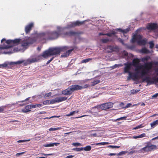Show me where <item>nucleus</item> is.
Returning <instances> with one entry per match:
<instances>
[{
  "label": "nucleus",
  "mask_w": 158,
  "mask_h": 158,
  "mask_svg": "<svg viewBox=\"0 0 158 158\" xmlns=\"http://www.w3.org/2000/svg\"><path fill=\"white\" fill-rule=\"evenodd\" d=\"M21 39H16L14 40H6L4 38L2 39L1 40V43H2L3 42L5 43L3 44V47L1 48L3 49H8L9 48L12 47H13L19 44L21 41Z\"/></svg>",
  "instance_id": "f03ea898"
},
{
  "label": "nucleus",
  "mask_w": 158,
  "mask_h": 158,
  "mask_svg": "<svg viewBox=\"0 0 158 158\" xmlns=\"http://www.w3.org/2000/svg\"><path fill=\"white\" fill-rule=\"evenodd\" d=\"M108 147L111 148H119L120 147V146H113V145H109L108 146Z\"/></svg>",
  "instance_id": "09e8293b"
},
{
  "label": "nucleus",
  "mask_w": 158,
  "mask_h": 158,
  "mask_svg": "<svg viewBox=\"0 0 158 158\" xmlns=\"http://www.w3.org/2000/svg\"><path fill=\"white\" fill-rule=\"evenodd\" d=\"M72 93L73 92L72 89H71L70 86L69 87L66 89L62 91V94L64 95H71L72 94Z\"/></svg>",
  "instance_id": "a211bd4d"
},
{
  "label": "nucleus",
  "mask_w": 158,
  "mask_h": 158,
  "mask_svg": "<svg viewBox=\"0 0 158 158\" xmlns=\"http://www.w3.org/2000/svg\"><path fill=\"white\" fill-rule=\"evenodd\" d=\"M143 127L142 126V124H141V125H140L137 126H136V127H135L134 128V129H139V128H142V127Z\"/></svg>",
  "instance_id": "6e6d98bb"
},
{
  "label": "nucleus",
  "mask_w": 158,
  "mask_h": 158,
  "mask_svg": "<svg viewBox=\"0 0 158 158\" xmlns=\"http://www.w3.org/2000/svg\"><path fill=\"white\" fill-rule=\"evenodd\" d=\"M32 106L33 108L38 107H41L42 106V104H35V105H32Z\"/></svg>",
  "instance_id": "37998d69"
},
{
  "label": "nucleus",
  "mask_w": 158,
  "mask_h": 158,
  "mask_svg": "<svg viewBox=\"0 0 158 158\" xmlns=\"http://www.w3.org/2000/svg\"><path fill=\"white\" fill-rule=\"evenodd\" d=\"M74 49V48H73L72 49L68 50L67 51L64 52L63 54L61 56L62 57H66L69 56L71 52L73 51Z\"/></svg>",
  "instance_id": "5701e85b"
},
{
  "label": "nucleus",
  "mask_w": 158,
  "mask_h": 158,
  "mask_svg": "<svg viewBox=\"0 0 158 158\" xmlns=\"http://www.w3.org/2000/svg\"><path fill=\"white\" fill-rule=\"evenodd\" d=\"M140 91V90L139 89H136V90H132L131 91V92L132 94H134V93H136L138 92H139Z\"/></svg>",
  "instance_id": "5fc2aeb1"
},
{
  "label": "nucleus",
  "mask_w": 158,
  "mask_h": 158,
  "mask_svg": "<svg viewBox=\"0 0 158 158\" xmlns=\"http://www.w3.org/2000/svg\"><path fill=\"white\" fill-rule=\"evenodd\" d=\"M129 28H127L125 29H122L121 28H119L115 29V30L116 31H118L123 33H126L129 31Z\"/></svg>",
  "instance_id": "a878e982"
},
{
  "label": "nucleus",
  "mask_w": 158,
  "mask_h": 158,
  "mask_svg": "<svg viewBox=\"0 0 158 158\" xmlns=\"http://www.w3.org/2000/svg\"><path fill=\"white\" fill-rule=\"evenodd\" d=\"M43 103L44 105L50 104V100H47L43 102Z\"/></svg>",
  "instance_id": "8fccbe9b"
},
{
  "label": "nucleus",
  "mask_w": 158,
  "mask_h": 158,
  "mask_svg": "<svg viewBox=\"0 0 158 158\" xmlns=\"http://www.w3.org/2000/svg\"><path fill=\"white\" fill-rule=\"evenodd\" d=\"M107 48L110 50L111 51L110 52H112L114 51L115 49H117V47H114L113 46L109 45L108 46Z\"/></svg>",
  "instance_id": "72a5a7b5"
},
{
  "label": "nucleus",
  "mask_w": 158,
  "mask_h": 158,
  "mask_svg": "<svg viewBox=\"0 0 158 158\" xmlns=\"http://www.w3.org/2000/svg\"><path fill=\"white\" fill-rule=\"evenodd\" d=\"M109 143L108 142H103L98 143H96L95 144V145H104L106 144H107Z\"/></svg>",
  "instance_id": "ea45409f"
},
{
  "label": "nucleus",
  "mask_w": 158,
  "mask_h": 158,
  "mask_svg": "<svg viewBox=\"0 0 158 158\" xmlns=\"http://www.w3.org/2000/svg\"><path fill=\"white\" fill-rule=\"evenodd\" d=\"M48 34L49 40H55L60 35V31H53L48 32Z\"/></svg>",
  "instance_id": "6e6552de"
},
{
  "label": "nucleus",
  "mask_w": 158,
  "mask_h": 158,
  "mask_svg": "<svg viewBox=\"0 0 158 158\" xmlns=\"http://www.w3.org/2000/svg\"><path fill=\"white\" fill-rule=\"evenodd\" d=\"M91 147L90 146H87L85 148H83V150L85 151H89L91 149Z\"/></svg>",
  "instance_id": "e433bc0d"
},
{
  "label": "nucleus",
  "mask_w": 158,
  "mask_h": 158,
  "mask_svg": "<svg viewBox=\"0 0 158 158\" xmlns=\"http://www.w3.org/2000/svg\"><path fill=\"white\" fill-rule=\"evenodd\" d=\"M34 24L33 23H31L27 25L25 27V32L26 34L29 33L31 30L32 28L33 27Z\"/></svg>",
  "instance_id": "dca6fc26"
},
{
  "label": "nucleus",
  "mask_w": 158,
  "mask_h": 158,
  "mask_svg": "<svg viewBox=\"0 0 158 158\" xmlns=\"http://www.w3.org/2000/svg\"><path fill=\"white\" fill-rule=\"evenodd\" d=\"M147 28L148 30H155L157 28L156 24L155 23H151L148 24L147 26Z\"/></svg>",
  "instance_id": "f3484780"
},
{
  "label": "nucleus",
  "mask_w": 158,
  "mask_h": 158,
  "mask_svg": "<svg viewBox=\"0 0 158 158\" xmlns=\"http://www.w3.org/2000/svg\"><path fill=\"white\" fill-rule=\"evenodd\" d=\"M27 60H28V62H29V63L31 64V63L38 61L40 59L38 57H37L28 59Z\"/></svg>",
  "instance_id": "412c9836"
},
{
  "label": "nucleus",
  "mask_w": 158,
  "mask_h": 158,
  "mask_svg": "<svg viewBox=\"0 0 158 158\" xmlns=\"http://www.w3.org/2000/svg\"><path fill=\"white\" fill-rule=\"evenodd\" d=\"M101 41L103 43H107L109 41V40L108 38L102 39L101 40Z\"/></svg>",
  "instance_id": "4c0bfd02"
},
{
  "label": "nucleus",
  "mask_w": 158,
  "mask_h": 158,
  "mask_svg": "<svg viewBox=\"0 0 158 158\" xmlns=\"http://www.w3.org/2000/svg\"><path fill=\"white\" fill-rule=\"evenodd\" d=\"M58 102H59L63 101L66 100L67 98L64 97H60L59 98H57Z\"/></svg>",
  "instance_id": "7c9ffc66"
},
{
  "label": "nucleus",
  "mask_w": 158,
  "mask_h": 158,
  "mask_svg": "<svg viewBox=\"0 0 158 158\" xmlns=\"http://www.w3.org/2000/svg\"><path fill=\"white\" fill-rule=\"evenodd\" d=\"M70 87L73 92L75 91L80 90L83 89L82 86L77 85H72L70 86Z\"/></svg>",
  "instance_id": "2eb2a0df"
},
{
  "label": "nucleus",
  "mask_w": 158,
  "mask_h": 158,
  "mask_svg": "<svg viewBox=\"0 0 158 158\" xmlns=\"http://www.w3.org/2000/svg\"><path fill=\"white\" fill-rule=\"evenodd\" d=\"M32 108H33L32 104L28 105L25 106V109H22V112L23 113H27L30 111V109Z\"/></svg>",
  "instance_id": "6ab92c4d"
},
{
  "label": "nucleus",
  "mask_w": 158,
  "mask_h": 158,
  "mask_svg": "<svg viewBox=\"0 0 158 158\" xmlns=\"http://www.w3.org/2000/svg\"><path fill=\"white\" fill-rule=\"evenodd\" d=\"M50 104H53L56 103H58L57 98H55V99L52 100L51 101L50 100Z\"/></svg>",
  "instance_id": "a19ab883"
},
{
  "label": "nucleus",
  "mask_w": 158,
  "mask_h": 158,
  "mask_svg": "<svg viewBox=\"0 0 158 158\" xmlns=\"http://www.w3.org/2000/svg\"><path fill=\"white\" fill-rule=\"evenodd\" d=\"M117 32L115 31H112L110 33H107L106 34V35L109 37H111L113 35H114L117 34Z\"/></svg>",
  "instance_id": "2f4dec72"
},
{
  "label": "nucleus",
  "mask_w": 158,
  "mask_h": 158,
  "mask_svg": "<svg viewBox=\"0 0 158 158\" xmlns=\"http://www.w3.org/2000/svg\"><path fill=\"white\" fill-rule=\"evenodd\" d=\"M126 118V117H121L120 118H118L117 120H122L124 118Z\"/></svg>",
  "instance_id": "0e129e2a"
},
{
  "label": "nucleus",
  "mask_w": 158,
  "mask_h": 158,
  "mask_svg": "<svg viewBox=\"0 0 158 158\" xmlns=\"http://www.w3.org/2000/svg\"><path fill=\"white\" fill-rule=\"evenodd\" d=\"M48 35V32H42L37 34L35 39L36 40H38L40 41H45L46 40H49Z\"/></svg>",
  "instance_id": "39448f33"
},
{
  "label": "nucleus",
  "mask_w": 158,
  "mask_h": 158,
  "mask_svg": "<svg viewBox=\"0 0 158 158\" xmlns=\"http://www.w3.org/2000/svg\"><path fill=\"white\" fill-rule=\"evenodd\" d=\"M30 140V139H27V140H19L17 142L19 143L23 142L26 141H29Z\"/></svg>",
  "instance_id": "3c124183"
},
{
  "label": "nucleus",
  "mask_w": 158,
  "mask_h": 158,
  "mask_svg": "<svg viewBox=\"0 0 158 158\" xmlns=\"http://www.w3.org/2000/svg\"><path fill=\"white\" fill-rule=\"evenodd\" d=\"M69 48L67 46H64L60 47L49 48L51 56L60 55L61 52H64Z\"/></svg>",
  "instance_id": "7ed1b4c3"
},
{
  "label": "nucleus",
  "mask_w": 158,
  "mask_h": 158,
  "mask_svg": "<svg viewBox=\"0 0 158 158\" xmlns=\"http://www.w3.org/2000/svg\"><path fill=\"white\" fill-rule=\"evenodd\" d=\"M79 112V110H77L76 111H73L72 112H70V113L69 114H67L65 116L69 117V116H72V115H73L75 113H78Z\"/></svg>",
  "instance_id": "c9c22d12"
},
{
  "label": "nucleus",
  "mask_w": 158,
  "mask_h": 158,
  "mask_svg": "<svg viewBox=\"0 0 158 158\" xmlns=\"http://www.w3.org/2000/svg\"><path fill=\"white\" fill-rule=\"evenodd\" d=\"M10 66V62H6L3 64H0V68L2 69L6 67L9 68Z\"/></svg>",
  "instance_id": "393cba45"
},
{
  "label": "nucleus",
  "mask_w": 158,
  "mask_h": 158,
  "mask_svg": "<svg viewBox=\"0 0 158 158\" xmlns=\"http://www.w3.org/2000/svg\"><path fill=\"white\" fill-rule=\"evenodd\" d=\"M140 62V60L139 59L135 58L133 60L131 63L132 65L135 67V70L137 74L140 73L139 70L141 69L139 68L141 65H139Z\"/></svg>",
  "instance_id": "1a4fd4ad"
},
{
  "label": "nucleus",
  "mask_w": 158,
  "mask_h": 158,
  "mask_svg": "<svg viewBox=\"0 0 158 158\" xmlns=\"http://www.w3.org/2000/svg\"><path fill=\"white\" fill-rule=\"evenodd\" d=\"M85 21H77L76 22H71L67 25L66 27L70 28L76 26H79L84 24Z\"/></svg>",
  "instance_id": "9b49d317"
},
{
  "label": "nucleus",
  "mask_w": 158,
  "mask_h": 158,
  "mask_svg": "<svg viewBox=\"0 0 158 158\" xmlns=\"http://www.w3.org/2000/svg\"><path fill=\"white\" fill-rule=\"evenodd\" d=\"M77 33L76 32L72 31H69L64 32L63 33H60V35H62V37L68 36H70L73 35H74Z\"/></svg>",
  "instance_id": "ddd939ff"
},
{
  "label": "nucleus",
  "mask_w": 158,
  "mask_h": 158,
  "mask_svg": "<svg viewBox=\"0 0 158 158\" xmlns=\"http://www.w3.org/2000/svg\"><path fill=\"white\" fill-rule=\"evenodd\" d=\"M36 41L35 37H26L21 41L22 46L26 47L30 44H33Z\"/></svg>",
  "instance_id": "20e7f679"
},
{
  "label": "nucleus",
  "mask_w": 158,
  "mask_h": 158,
  "mask_svg": "<svg viewBox=\"0 0 158 158\" xmlns=\"http://www.w3.org/2000/svg\"><path fill=\"white\" fill-rule=\"evenodd\" d=\"M74 49V48H73L72 49L68 50L67 51L64 52L63 54L61 56L62 57H66L69 56L71 52L73 51Z\"/></svg>",
  "instance_id": "4be33fe9"
},
{
  "label": "nucleus",
  "mask_w": 158,
  "mask_h": 158,
  "mask_svg": "<svg viewBox=\"0 0 158 158\" xmlns=\"http://www.w3.org/2000/svg\"><path fill=\"white\" fill-rule=\"evenodd\" d=\"M120 64H115L114 65L112 66V68L113 69H115L117 67H119L120 66Z\"/></svg>",
  "instance_id": "052dcab7"
},
{
  "label": "nucleus",
  "mask_w": 158,
  "mask_h": 158,
  "mask_svg": "<svg viewBox=\"0 0 158 158\" xmlns=\"http://www.w3.org/2000/svg\"><path fill=\"white\" fill-rule=\"evenodd\" d=\"M152 63L151 62L147 63L145 64L144 65H141L139 67V69H145L148 71L151 69L152 67Z\"/></svg>",
  "instance_id": "f8f14e48"
},
{
  "label": "nucleus",
  "mask_w": 158,
  "mask_h": 158,
  "mask_svg": "<svg viewBox=\"0 0 158 158\" xmlns=\"http://www.w3.org/2000/svg\"><path fill=\"white\" fill-rule=\"evenodd\" d=\"M124 65L125 67L124 68L123 73H129V76L127 77V80H128L130 79H132L133 81L139 80L140 77L137 73L136 72V73H132L130 72L131 67L132 65L131 63H125Z\"/></svg>",
  "instance_id": "f257e3e1"
},
{
  "label": "nucleus",
  "mask_w": 158,
  "mask_h": 158,
  "mask_svg": "<svg viewBox=\"0 0 158 158\" xmlns=\"http://www.w3.org/2000/svg\"><path fill=\"white\" fill-rule=\"evenodd\" d=\"M150 45V48H153L154 44L152 41L150 42L149 43Z\"/></svg>",
  "instance_id": "a18cd8bd"
},
{
  "label": "nucleus",
  "mask_w": 158,
  "mask_h": 158,
  "mask_svg": "<svg viewBox=\"0 0 158 158\" xmlns=\"http://www.w3.org/2000/svg\"><path fill=\"white\" fill-rule=\"evenodd\" d=\"M89 85L85 84V85H84V86H82V87H83V89H84V88H86L89 87Z\"/></svg>",
  "instance_id": "69168bd1"
},
{
  "label": "nucleus",
  "mask_w": 158,
  "mask_h": 158,
  "mask_svg": "<svg viewBox=\"0 0 158 158\" xmlns=\"http://www.w3.org/2000/svg\"><path fill=\"white\" fill-rule=\"evenodd\" d=\"M113 104L111 102H107L102 104L99 106V107L102 110H106L113 107Z\"/></svg>",
  "instance_id": "9d476101"
},
{
  "label": "nucleus",
  "mask_w": 158,
  "mask_h": 158,
  "mask_svg": "<svg viewBox=\"0 0 158 158\" xmlns=\"http://www.w3.org/2000/svg\"><path fill=\"white\" fill-rule=\"evenodd\" d=\"M146 136V134L145 133H143L138 135L139 138H141Z\"/></svg>",
  "instance_id": "864d4df0"
},
{
  "label": "nucleus",
  "mask_w": 158,
  "mask_h": 158,
  "mask_svg": "<svg viewBox=\"0 0 158 158\" xmlns=\"http://www.w3.org/2000/svg\"><path fill=\"white\" fill-rule=\"evenodd\" d=\"M131 106V103H128L126 105V106H125L123 108L126 109V108H128L129 107H130Z\"/></svg>",
  "instance_id": "4d7b16f0"
},
{
  "label": "nucleus",
  "mask_w": 158,
  "mask_h": 158,
  "mask_svg": "<svg viewBox=\"0 0 158 158\" xmlns=\"http://www.w3.org/2000/svg\"><path fill=\"white\" fill-rule=\"evenodd\" d=\"M74 146H78L81 145V144L79 143H73V144Z\"/></svg>",
  "instance_id": "bf43d9fd"
},
{
  "label": "nucleus",
  "mask_w": 158,
  "mask_h": 158,
  "mask_svg": "<svg viewBox=\"0 0 158 158\" xmlns=\"http://www.w3.org/2000/svg\"><path fill=\"white\" fill-rule=\"evenodd\" d=\"M52 94L51 92H49L48 93L45 94L44 97H48L50 96Z\"/></svg>",
  "instance_id": "603ef678"
},
{
  "label": "nucleus",
  "mask_w": 158,
  "mask_h": 158,
  "mask_svg": "<svg viewBox=\"0 0 158 158\" xmlns=\"http://www.w3.org/2000/svg\"><path fill=\"white\" fill-rule=\"evenodd\" d=\"M123 55H124L125 56H128V53L126 51H123V53H122Z\"/></svg>",
  "instance_id": "13d9d810"
},
{
  "label": "nucleus",
  "mask_w": 158,
  "mask_h": 158,
  "mask_svg": "<svg viewBox=\"0 0 158 158\" xmlns=\"http://www.w3.org/2000/svg\"><path fill=\"white\" fill-rule=\"evenodd\" d=\"M74 156L69 155V156H67L65 158H72Z\"/></svg>",
  "instance_id": "774afa93"
},
{
  "label": "nucleus",
  "mask_w": 158,
  "mask_h": 158,
  "mask_svg": "<svg viewBox=\"0 0 158 158\" xmlns=\"http://www.w3.org/2000/svg\"><path fill=\"white\" fill-rule=\"evenodd\" d=\"M89 116V115H82L81 116H79V117H75L74 118H81L83 117H85V116Z\"/></svg>",
  "instance_id": "680f3d73"
},
{
  "label": "nucleus",
  "mask_w": 158,
  "mask_h": 158,
  "mask_svg": "<svg viewBox=\"0 0 158 158\" xmlns=\"http://www.w3.org/2000/svg\"><path fill=\"white\" fill-rule=\"evenodd\" d=\"M157 125H158V119L154 121L152 123L150 124L152 128L156 126Z\"/></svg>",
  "instance_id": "c85d7f7f"
},
{
  "label": "nucleus",
  "mask_w": 158,
  "mask_h": 158,
  "mask_svg": "<svg viewBox=\"0 0 158 158\" xmlns=\"http://www.w3.org/2000/svg\"><path fill=\"white\" fill-rule=\"evenodd\" d=\"M158 75V73L156 74ZM146 81L147 83V85H150L152 84H156L158 82V77L155 78L153 77L151 78L149 77H146L143 79V82Z\"/></svg>",
  "instance_id": "0eeeda50"
},
{
  "label": "nucleus",
  "mask_w": 158,
  "mask_h": 158,
  "mask_svg": "<svg viewBox=\"0 0 158 158\" xmlns=\"http://www.w3.org/2000/svg\"><path fill=\"white\" fill-rule=\"evenodd\" d=\"M141 70H142L140 72V77H142L146 75L149 73V71L143 68Z\"/></svg>",
  "instance_id": "b1692460"
},
{
  "label": "nucleus",
  "mask_w": 158,
  "mask_h": 158,
  "mask_svg": "<svg viewBox=\"0 0 158 158\" xmlns=\"http://www.w3.org/2000/svg\"><path fill=\"white\" fill-rule=\"evenodd\" d=\"M147 145L144 147L142 148L141 151L144 152H148L156 149L157 147L156 145L152 144L150 142L146 143Z\"/></svg>",
  "instance_id": "423d86ee"
},
{
  "label": "nucleus",
  "mask_w": 158,
  "mask_h": 158,
  "mask_svg": "<svg viewBox=\"0 0 158 158\" xmlns=\"http://www.w3.org/2000/svg\"><path fill=\"white\" fill-rule=\"evenodd\" d=\"M6 107L5 106H0V113H2L4 111V108Z\"/></svg>",
  "instance_id": "49530a36"
},
{
  "label": "nucleus",
  "mask_w": 158,
  "mask_h": 158,
  "mask_svg": "<svg viewBox=\"0 0 158 158\" xmlns=\"http://www.w3.org/2000/svg\"><path fill=\"white\" fill-rule=\"evenodd\" d=\"M51 56L49 48L48 50L44 52L41 55V56L44 58H46L48 56Z\"/></svg>",
  "instance_id": "aec40b11"
},
{
  "label": "nucleus",
  "mask_w": 158,
  "mask_h": 158,
  "mask_svg": "<svg viewBox=\"0 0 158 158\" xmlns=\"http://www.w3.org/2000/svg\"><path fill=\"white\" fill-rule=\"evenodd\" d=\"M147 42V40L146 39L140 40L138 42V44L139 45H144L146 44Z\"/></svg>",
  "instance_id": "bb28decb"
},
{
  "label": "nucleus",
  "mask_w": 158,
  "mask_h": 158,
  "mask_svg": "<svg viewBox=\"0 0 158 158\" xmlns=\"http://www.w3.org/2000/svg\"><path fill=\"white\" fill-rule=\"evenodd\" d=\"M100 82V81L99 80H94L93 82H91V85L93 86H94L96 84L99 83Z\"/></svg>",
  "instance_id": "f704fd0d"
},
{
  "label": "nucleus",
  "mask_w": 158,
  "mask_h": 158,
  "mask_svg": "<svg viewBox=\"0 0 158 158\" xmlns=\"http://www.w3.org/2000/svg\"><path fill=\"white\" fill-rule=\"evenodd\" d=\"M61 127H58L56 128H51L49 129V131H54L60 129Z\"/></svg>",
  "instance_id": "c03bdc74"
},
{
  "label": "nucleus",
  "mask_w": 158,
  "mask_h": 158,
  "mask_svg": "<svg viewBox=\"0 0 158 158\" xmlns=\"http://www.w3.org/2000/svg\"><path fill=\"white\" fill-rule=\"evenodd\" d=\"M24 65H27V64H30L29 63V62H28V60H27L26 61H25L24 62Z\"/></svg>",
  "instance_id": "e2e57ef3"
},
{
  "label": "nucleus",
  "mask_w": 158,
  "mask_h": 158,
  "mask_svg": "<svg viewBox=\"0 0 158 158\" xmlns=\"http://www.w3.org/2000/svg\"><path fill=\"white\" fill-rule=\"evenodd\" d=\"M60 143H50L49 144H47L44 145V146L46 147H53L55 145L57 146Z\"/></svg>",
  "instance_id": "cd10ccee"
},
{
  "label": "nucleus",
  "mask_w": 158,
  "mask_h": 158,
  "mask_svg": "<svg viewBox=\"0 0 158 158\" xmlns=\"http://www.w3.org/2000/svg\"><path fill=\"white\" fill-rule=\"evenodd\" d=\"M149 58L150 57L149 56H146L143 58L142 59V60L143 61H147L149 59Z\"/></svg>",
  "instance_id": "de8ad7c7"
},
{
  "label": "nucleus",
  "mask_w": 158,
  "mask_h": 158,
  "mask_svg": "<svg viewBox=\"0 0 158 158\" xmlns=\"http://www.w3.org/2000/svg\"><path fill=\"white\" fill-rule=\"evenodd\" d=\"M73 150L77 152L83 150V148H74Z\"/></svg>",
  "instance_id": "79ce46f5"
},
{
  "label": "nucleus",
  "mask_w": 158,
  "mask_h": 158,
  "mask_svg": "<svg viewBox=\"0 0 158 158\" xmlns=\"http://www.w3.org/2000/svg\"><path fill=\"white\" fill-rule=\"evenodd\" d=\"M140 52H141L144 54H148L150 53V51L145 48H142Z\"/></svg>",
  "instance_id": "c756f323"
},
{
  "label": "nucleus",
  "mask_w": 158,
  "mask_h": 158,
  "mask_svg": "<svg viewBox=\"0 0 158 158\" xmlns=\"http://www.w3.org/2000/svg\"><path fill=\"white\" fill-rule=\"evenodd\" d=\"M142 36L141 35L135 34L133 36L131 40V42L133 43L136 42L138 44V42L140 40L142 39Z\"/></svg>",
  "instance_id": "4468645a"
},
{
  "label": "nucleus",
  "mask_w": 158,
  "mask_h": 158,
  "mask_svg": "<svg viewBox=\"0 0 158 158\" xmlns=\"http://www.w3.org/2000/svg\"><path fill=\"white\" fill-rule=\"evenodd\" d=\"M23 62H24V61L23 60L18 61L16 62H10V65H12L16 64H20Z\"/></svg>",
  "instance_id": "473e14b6"
},
{
  "label": "nucleus",
  "mask_w": 158,
  "mask_h": 158,
  "mask_svg": "<svg viewBox=\"0 0 158 158\" xmlns=\"http://www.w3.org/2000/svg\"><path fill=\"white\" fill-rule=\"evenodd\" d=\"M92 59L90 58L86 59H85L82 60L81 61V63H86L89 62L90 60H92Z\"/></svg>",
  "instance_id": "58836bf2"
},
{
  "label": "nucleus",
  "mask_w": 158,
  "mask_h": 158,
  "mask_svg": "<svg viewBox=\"0 0 158 158\" xmlns=\"http://www.w3.org/2000/svg\"><path fill=\"white\" fill-rule=\"evenodd\" d=\"M158 96V93H156L155 94L153 95L152 96V98H156V97H157Z\"/></svg>",
  "instance_id": "338daca9"
}]
</instances>
